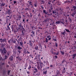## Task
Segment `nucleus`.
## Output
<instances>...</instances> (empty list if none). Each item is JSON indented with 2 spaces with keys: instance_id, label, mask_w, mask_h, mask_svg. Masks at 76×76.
I'll list each match as a JSON object with an SVG mask.
<instances>
[{
  "instance_id": "obj_1",
  "label": "nucleus",
  "mask_w": 76,
  "mask_h": 76,
  "mask_svg": "<svg viewBox=\"0 0 76 76\" xmlns=\"http://www.w3.org/2000/svg\"><path fill=\"white\" fill-rule=\"evenodd\" d=\"M0 51L1 53L2 54H4V53H6L7 52V51H6V49L5 48H3V50L1 49Z\"/></svg>"
},
{
  "instance_id": "obj_2",
  "label": "nucleus",
  "mask_w": 76,
  "mask_h": 76,
  "mask_svg": "<svg viewBox=\"0 0 76 76\" xmlns=\"http://www.w3.org/2000/svg\"><path fill=\"white\" fill-rule=\"evenodd\" d=\"M73 9L75 12L74 14H76V7L73 6Z\"/></svg>"
},
{
  "instance_id": "obj_3",
  "label": "nucleus",
  "mask_w": 76,
  "mask_h": 76,
  "mask_svg": "<svg viewBox=\"0 0 76 76\" xmlns=\"http://www.w3.org/2000/svg\"><path fill=\"white\" fill-rule=\"evenodd\" d=\"M60 22L61 23L64 24V23H63V22H64V19H61L60 20Z\"/></svg>"
},
{
  "instance_id": "obj_4",
  "label": "nucleus",
  "mask_w": 76,
  "mask_h": 76,
  "mask_svg": "<svg viewBox=\"0 0 76 76\" xmlns=\"http://www.w3.org/2000/svg\"><path fill=\"white\" fill-rule=\"evenodd\" d=\"M43 13H45L46 15H47V13H48V12H47V11H46L45 10H43Z\"/></svg>"
},
{
  "instance_id": "obj_5",
  "label": "nucleus",
  "mask_w": 76,
  "mask_h": 76,
  "mask_svg": "<svg viewBox=\"0 0 76 76\" xmlns=\"http://www.w3.org/2000/svg\"><path fill=\"white\" fill-rule=\"evenodd\" d=\"M33 71H34V70H35V71L34 72L35 73V72H38V70L36 68H34V70H33Z\"/></svg>"
},
{
  "instance_id": "obj_6",
  "label": "nucleus",
  "mask_w": 76,
  "mask_h": 76,
  "mask_svg": "<svg viewBox=\"0 0 76 76\" xmlns=\"http://www.w3.org/2000/svg\"><path fill=\"white\" fill-rule=\"evenodd\" d=\"M76 56V54L75 53V54H74L73 55V59L75 58V57Z\"/></svg>"
},
{
  "instance_id": "obj_7",
  "label": "nucleus",
  "mask_w": 76,
  "mask_h": 76,
  "mask_svg": "<svg viewBox=\"0 0 76 76\" xmlns=\"http://www.w3.org/2000/svg\"><path fill=\"white\" fill-rule=\"evenodd\" d=\"M22 48L20 47V46H18V50H21L22 49Z\"/></svg>"
},
{
  "instance_id": "obj_8",
  "label": "nucleus",
  "mask_w": 76,
  "mask_h": 76,
  "mask_svg": "<svg viewBox=\"0 0 76 76\" xmlns=\"http://www.w3.org/2000/svg\"><path fill=\"white\" fill-rule=\"evenodd\" d=\"M20 45L22 46V47H23V43L22 42H20Z\"/></svg>"
},
{
  "instance_id": "obj_9",
  "label": "nucleus",
  "mask_w": 76,
  "mask_h": 76,
  "mask_svg": "<svg viewBox=\"0 0 76 76\" xmlns=\"http://www.w3.org/2000/svg\"><path fill=\"white\" fill-rule=\"evenodd\" d=\"M48 42V39L46 38L45 39V42Z\"/></svg>"
},
{
  "instance_id": "obj_10",
  "label": "nucleus",
  "mask_w": 76,
  "mask_h": 76,
  "mask_svg": "<svg viewBox=\"0 0 76 76\" xmlns=\"http://www.w3.org/2000/svg\"><path fill=\"white\" fill-rule=\"evenodd\" d=\"M6 40L5 39H3L1 41V42H4V41H5Z\"/></svg>"
},
{
  "instance_id": "obj_11",
  "label": "nucleus",
  "mask_w": 76,
  "mask_h": 76,
  "mask_svg": "<svg viewBox=\"0 0 76 76\" xmlns=\"http://www.w3.org/2000/svg\"><path fill=\"white\" fill-rule=\"evenodd\" d=\"M65 34H66L65 32H61V34L62 35H65Z\"/></svg>"
},
{
  "instance_id": "obj_12",
  "label": "nucleus",
  "mask_w": 76,
  "mask_h": 76,
  "mask_svg": "<svg viewBox=\"0 0 76 76\" xmlns=\"http://www.w3.org/2000/svg\"><path fill=\"white\" fill-rule=\"evenodd\" d=\"M40 64L41 67H42V65H43V64H42V63H40Z\"/></svg>"
},
{
  "instance_id": "obj_13",
  "label": "nucleus",
  "mask_w": 76,
  "mask_h": 76,
  "mask_svg": "<svg viewBox=\"0 0 76 76\" xmlns=\"http://www.w3.org/2000/svg\"><path fill=\"white\" fill-rule=\"evenodd\" d=\"M65 30L66 32H70V31H69V30L68 29H65Z\"/></svg>"
},
{
  "instance_id": "obj_14",
  "label": "nucleus",
  "mask_w": 76,
  "mask_h": 76,
  "mask_svg": "<svg viewBox=\"0 0 76 76\" xmlns=\"http://www.w3.org/2000/svg\"><path fill=\"white\" fill-rule=\"evenodd\" d=\"M17 58H18L19 60H22V59L20 58L19 57H17Z\"/></svg>"
},
{
  "instance_id": "obj_15",
  "label": "nucleus",
  "mask_w": 76,
  "mask_h": 76,
  "mask_svg": "<svg viewBox=\"0 0 76 76\" xmlns=\"http://www.w3.org/2000/svg\"><path fill=\"white\" fill-rule=\"evenodd\" d=\"M10 70H8V75H9V73H10Z\"/></svg>"
},
{
  "instance_id": "obj_16",
  "label": "nucleus",
  "mask_w": 76,
  "mask_h": 76,
  "mask_svg": "<svg viewBox=\"0 0 76 76\" xmlns=\"http://www.w3.org/2000/svg\"><path fill=\"white\" fill-rule=\"evenodd\" d=\"M31 69V66H29L28 67V70H30V69Z\"/></svg>"
},
{
  "instance_id": "obj_17",
  "label": "nucleus",
  "mask_w": 76,
  "mask_h": 76,
  "mask_svg": "<svg viewBox=\"0 0 76 76\" xmlns=\"http://www.w3.org/2000/svg\"><path fill=\"white\" fill-rule=\"evenodd\" d=\"M38 47L36 46L35 48V50H38Z\"/></svg>"
},
{
  "instance_id": "obj_18",
  "label": "nucleus",
  "mask_w": 76,
  "mask_h": 76,
  "mask_svg": "<svg viewBox=\"0 0 76 76\" xmlns=\"http://www.w3.org/2000/svg\"><path fill=\"white\" fill-rule=\"evenodd\" d=\"M60 21H57V22H56V23H60Z\"/></svg>"
},
{
  "instance_id": "obj_19",
  "label": "nucleus",
  "mask_w": 76,
  "mask_h": 76,
  "mask_svg": "<svg viewBox=\"0 0 76 76\" xmlns=\"http://www.w3.org/2000/svg\"><path fill=\"white\" fill-rule=\"evenodd\" d=\"M31 3H32V2L30 1V2H29V4L30 6V5H32V4H31Z\"/></svg>"
},
{
  "instance_id": "obj_20",
  "label": "nucleus",
  "mask_w": 76,
  "mask_h": 76,
  "mask_svg": "<svg viewBox=\"0 0 76 76\" xmlns=\"http://www.w3.org/2000/svg\"><path fill=\"white\" fill-rule=\"evenodd\" d=\"M5 4H1V5L2 6H4V5Z\"/></svg>"
},
{
  "instance_id": "obj_21",
  "label": "nucleus",
  "mask_w": 76,
  "mask_h": 76,
  "mask_svg": "<svg viewBox=\"0 0 76 76\" xmlns=\"http://www.w3.org/2000/svg\"><path fill=\"white\" fill-rule=\"evenodd\" d=\"M7 56H5V59H4L3 60H5V59H7Z\"/></svg>"
},
{
  "instance_id": "obj_22",
  "label": "nucleus",
  "mask_w": 76,
  "mask_h": 76,
  "mask_svg": "<svg viewBox=\"0 0 76 76\" xmlns=\"http://www.w3.org/2000/svg\"><path fill=\"white\" fill-rule=\"evenodd\" d=\"M61 53H62V54L63 55L64 54V52H62V51H61Z\"/></svg>"
},
{
  "instance_id": "obj_23",
  "label": "nucleus",
  "mask_w": 76,
  "mask_h": 76,
  "mask_svg": "<svg viewBox=\"0 0 76 76\" xmlns=\"http://www.w3.org/2000/svg\"><path fill=\"white\" fill-rule=\"evenodd\" d=\"M56 13V11H54L53 12V14H55Z\"/></svg>"
},
{
  "instance_id": "obj_24",
  "label": "nucleus",
  "mask_w": 76,
  "mask_h": 76,
  "mask_svg": "<svg viewBox=\"0 0 76 76\" xmlns=\"http://www.w3.org/2000/svg\"><path fill=\"white\" fill-rule=\"evenodd\" d=\"M44 74H47V71H45L44 72Z\"/></svg>"
},
{
  "instance_id": "obj_25",
  "label": "nucleus",
  "mask_w": 76,
  "mask_h": 76,
  "mask_svg": "<svg viewBox=\"0 0 76 76\" xmlns=\"http://www.w3.org/2000/svg\"><path fill=\"white\" fill-rule=\"evenodd\" d=\"M19 18V19H19V20H20V18H21V17L20 16Z\"/></svg>"
},
{
  "instance_id": "obj_26",
  "label": "nucleus",
  "mask_w": 76,
  "mask_h": 76,
  "mask_svg": "<svg viewBox=\"0 0 76 76\" xmlns=\"http://www.w3.org/2000/svg\"><path fill=\"white\" fill-rule=\"evenodd\" d=\"M50 36L49 35L48 36H47V38H50Z\"/></svg>"
},
{
  "instance_id": "obj_27",
  "label": "nucleus",
  "mask_w": 76,
  "mask_h": 76,
  "mask_svg": "<svg viewBox=\"0 0 76 76\" xmlns=\"http://www.w3.org/2000/svg\"><path fill=\"white\" fill-rule=\"evenodd\" d=\"M8 14H10V10H8Z\"/></svg>"
},
{
  "instance_id": "obj_28",
  "label": "nucleus",
  "mask_w": 76,
  "mask_h": 76,
  "mask_svg": "<svg viewBox=\"0 0 76 76\" xmlns=\"http://www.w3.org/2000/svg\"><path fill=\"white\" fill-rule=\"evenodd\" d=\"M1 60H3V59H2V58H0V61H1Z\"/></svg>"
},
{
  "instance_id": "obj_29",
  "label": "nucleus",
  "mask_w": 76,
  "mask_h": 76,
  "mask_svg": "<svg viewBox=\"0 0 76 76\" xmlns=\"http://www.w3.org/2000/svg\"><path fill=\"white\" fill-rule=\"evenodd\" d=\"M14 4H15L16 3V1H14Z\"/></svg>"
},
{
  "instance_id": "obj_30",
  "label": "nucleus",
  "mask_w": 76,
  "mask_h": 76,
  "mask_svg": "<svg viewBox=\"0 0 76 76\" xmlns=\"http://www.w3.org/2000/svg\"><path fill=\"white\" fill-rule=\"evenodd\" d=\"M56 47H57V46H58V44L57 43H56Z\"/></svg>"
},
{
  "instance_id": "obj_31",
  "label": "nucleus",
  "mask_w": 76,
  "mask_h": 76,
  "mask_svg": "<svg viewBox=\"0 0 76 76\" xmlns=\"http://www.w3.org/2000/svg\"><path fill=\"white\" fill-rule=\"evenodd\" d=\"M54 54H55V55H56L57 56V55H58V53H54Z\"/></svg>"
},
{
  "instance_id": "obj_32",
  "label": "nucleus",
  "mask_w": 76,
  "mask_h": 76,
  "mask_svg": "<svg viewBox=\"0 0 76 76\" xmlns=\"http://www.w3.org/2000/svg\"><path fill=\"white\" fill-rule=\"evenodd\" d=\"M1 20L0 19V24H1Z\"/></svg>"
},
{
  "instance_id": "obj_33",
  "label": "nucleus",
  "mask_w": 76,
  "mask_h": 76,
  "mask_svg": "<svg viewBox=\"0 0 76 76\" xmlns=\"http://www.w3.org/2000/svg\"><path fill=\"white\" fill-rule=\"evenodd\" d=\"M51 39V37H50L48 39V40H50Z\"/></svg>"
},
{
  "instance_id": "obj_34",
  "label": "nucleus",
  "mask_w": 76,
  "mask_h": 76,
  "mask_svg": "<svg viewBox=\"0 0 76 76\" xmlns=\"http://www.w3.org/2000/svg\"><path fill=\"white\" fill-rule=\"evenodd\" d=\"M18 52L19 53H20L21 52L20 51H18Z\"/></svg>"
},
{
  "instance_id": "obj_35",
  "label": "nucleus",
  "mask_w": 76,
  "mask_h": 76,
  "mask_svg": "<svg viewBox=\"0 0 76 76\" xmlns=\"http://www.w3.org/2000/svg\"><path fill=\"white\" fill-rule=\"evenodd\" d=\"M4 63H3L2 64V65L3 66V65H4Z\"/></svg>"
},
{
  "instance_id": "obj_36",
  "label": "nucleus",
  "mask_w": 76,
  "mask_h": 76,
  "mask_svg": "<svg viewBox=\"0 0 76 76\" xmlns=\"http://www.w3.org/2000/svg\"><path fill=\"white\" fill-rule=\"evenodd\" d=\"M67 3V1H65L64 2V3Z\"/></svg>"
},
{
  "instance_id": "obj_37",
  "label": "nucleus",
  "mask_w": 76,
  "mask_h": 76,
  "mask_svg": "<svg viewBox=\"0 0 76 76\" xmlns=\"http://www.w3.org/2000/svg\"><path fill=\"white\" fill-rule=\"evenodd\" d=\"M34 6H35V7H37V4H35Z\"/></svg>"
},
{
  "instance_id": "obj_38",
  "label": "nucleus",
  "mask_w": 76,
  "mask_h": 76,
  "mask_svg": "<svg viewBox=\"0 0 76 76\" xmlns=\"http://www.w3.org/2000/svg\"><path fill=\"white\" fill-rule=\"evenodd\" d=\"M53 40H54V41H56V39H53Z\"/></svg>"
},
{
  "instance_id": "obj_39",
  "label": "nucleus",
  "mask_w": 76,
  "mask_h": 76,
  "mask_svg": "<svg viewBox=\"0 0 76 76\" xmlns=\"http://www.w3.org/2000/svg\"><path fill=\"white\" fill-rule=\"evenodd\" d=\"M27 73H28V74L29 73V72H27Z\"/></svg>"
},
{
  "instance_id": "obj_40",
  "label": "nucleus",
  "mask_w": 76,
  "mask_h": 76,
  "mask_svg": "<svg viewBox=\"0 0 76 76\" xmlns=\"http://www.w3.org/2000/svg\"><path fill=\"white\" fill-rule=\"evenodd\" d=\"M23 22H25V19L23 20Z\"/></svg>"
},
{
  "instance_id": "obj_41",
  "label": "nucleus",
  "mask_w": 76,
  "mask_h": 76,
  "mask_svg": "<svg viewBox=\"0 0 76 76\" xmlns=\"http://www.w3.org/2000/svg\"><path fill=\"white\" fill-rule=\"evenodd\" d=\"M55 57H56V58H57V56H55Z\"/></svg>"
},
{
  "instance_id": "obj_42",
  "label": "nucleus",
  "mask_w": 76,
  "mask_h": 76,
  "mask_svg": "<svg viewBox=\"0 0 76 76\" xmlns=\"http://www.w3.org/2000/svg\"><path fill=\"white\" fill-rule=\"evenodd\" d=\"M0 1L1 2L3 1L2 0H0Z\"/></svg>"
},
{
  "instance_id": "obj_43",
  "label": "nucleus",
  "mask_w": 76,
  "mask_h": 76,
  "mask_svg": "<svg viewBox=\"0 0 76 76\" xmlns=\"http://www.w3.org/2000/svg\"><path fill=\"white\" fill-rule=\"evenodd\" d=\"M50 67H53V66L52 65H51L50 66Z\"/></svg>"
},
{
  "instance_id": "obj_44",
  "label": "nucleus",
  "mask_w": 76,
  "mask_h": 76,
  "mask_svg": "<svg viewBox=\"0 0 76 76\" xmlns=\"http://www.w3.org/2000/svg\"><path fill=\"white\" fill-rule=\"evenodd\" d=\"M27 53H28V54H29V52H27Z\"/></svg>"
},
{
  "instance_id": "obj_45",
  "label": "nucleus",
  "mask_w": 76,
  "mask_h": 76,
  "mask_svg": "<svg viewBox=\"0 0 76 76\" xmlns=\"http://www.w3.org/2000/svg\"><path fill=\"white\" fill-rule=\"evenodd\" d=\"M11 25V24H10H10H9V25H10H10Z\"/></svg>"
},
{
  "instance_id": "obj_46",
  "label": "nucleus",
  "mask_w": 76,
  "mask_h": 76,
  "mask_svg": "<svg viewBox=\"0 0 76 76\" xmlns=\"http://www.w3.org/2000/svg\"><path fill=\"white\" fill-rule=\"evenodd\" d=\"M26 20H27V21H28V20H27V19Z\"/></svg>"
},
{
  "instance_id": "obj_47",
  "label": "nucleus",
  "mask_w": 76,
  "mask_h": 76,
  "mask_svg": "<svg viewBox=\"0 0 76 76\" xmlns=\"http://www.w3.org/2000/svg\"><path fill=\"white\" fill-rule=\"evenodd\" d=\"M75 38H76V36H75Z\"/></svg>"
},
{
  "instance_id": "obj_48",
  "label": "nucleus",
  "mask_w": 76,
  "mask_h": 76,
  "mask_svg": "<svg viewBox=\"0 0 76 76\" xmlns=\"http://www.w3.org/2000/svg\"><path fill=\"white\" fill-rule=\"evenodd\" d=\"M41 59H42V58H41Z\"/></svg>"
},
{
  "instance_id": "obj_49",
  "label": "nucleus",
  "mask_w": 76,
  "mask_h": 76,
  "mask_svg": "<svg viewBox=\"0 0 76 76\" xmlns=\"http://www.w3.org/2000/svg\"><path fill=\"white\" fill-rule=\"evenodd\" d=\"M9 42H10V41H8Z\"/></svg>"
},
{
  "instance_id": "obj_50",
  "label": "nucleus",
  "mask_w": 76,
  "mask_h": 76,
  "mask_svg": "<svg viewBox=\"0 0 76 76\" xmlns=\"http://www.w3.org/2000/svg\"><path fill=\"white\" fill-rule=\"evenodd\" d=\"M76 74H75L74 75L75 76Z\"/></svg>"
},
{
  "instance_id": "obj_51",
  "label": "nucleus",
  "mask_w": 76,
  "mask_h": 76,
  "mask_svg": "<svg viewBox=\"0 0 76 76\" xmlns=\"http://www.w3.org/2000/svg\"><path fill=\"white\" fill-rule=\"evenodd\" d=\"M11 60H13V59H11Z\"/></svg>"
},
{
  "instance_id": "obj_52",
  "label": "nucleus",
  "mask_w": 76,
  "mask_h": 76,
  "mask_svg": "<svg viewBox=\"0 0 76 76\" xmlns=\"http://www.w3.org/2000/svg\"><path fill=\"white\" fill-rule=\"evenodd\" d=\"M25 69H26V68H25Z\"/></svg>"
},
{
  "instance_id": "obj_53",
  "label": "nucleus",
  "mask_w": 76,
  "mask_h": 76,
  "mask_svg": "<svg viewBox=\"0 0 76 76\" xmlns=\"http://www.w3.org/2000/svg\"><path fill=\"white\" fill-rule=\"evenodd\" d=\"M31 44H32L31 43V44H30V45H31Z\"/></svg>"
},
{
  "instance_id": "obj_54",
  "label": "nucleus",
  "mask_w": 76,
  "mask_h": 76,
  "mask_svg": "<svg viewBox=\"0 0 76 76\" xmlns=\"http://www.w3.org/2000/svg\"><path fill=\"white\" fill-rule=\"evenodd\" d=\"M32 68H34V67H32Z\"/></svg>"
},
{
  "instance_id": "obj_55",
  "label": "nucleus",
  "mask_w": 76,
  "mask_h": 76,
  "mask_svg": "<svg viewBox=\"0 0 76 76\" xmlns=\"http://www.w3.org/2000/svg\"><path fill=\"white\" fill-rule=\"evenodd\" d=\"M56 15H57V14H56Z\"/></svg>"
},
{
  "instance_id": "obj_56",
  "label": "nucleus",
  "mask_w": 76,
  "mask_h": 76,
  "mask_svg": "<svg viewBox=\"0 0 76 76\" xmlns=\"http://www.w3.org/2000/svg\"><path fill=\"white\" fill-rule=\"evenodd\" d=\"M24 16V15H23V16Z\"/></svg>"
},
{
  "instance_id": "obj_57",
  "label": "nucleus",
  "mask_w": 76,
  "mask_h": 76,
  "mask_svg": "<svg viewBox=\"0 0 76 76\" xmlns=\"http://www.w3.org/2000/svg\"><path fill=\"white\" fill-rule=\"evenodd\" d=\"M20 70H21V69H20Z\"/></svg>"
},
{
  "instance_id": "obj_58",
  "label": "nucleus",
  "mask_w": 76,
  "mask_h": 76,
  "mask_svg": "<svg viewBox=\"0 0 76 76\" xmlns=\"http://www.w3.org/2000/svg\"><path fill=\"white\" fill-rule=\"evenodd\" d=\"M8 17H9V16H8Z\"/></svg>"
},
{
  "instance_id": "obj_59",
  "label": "nucleus",
  "mask_w": 76,
  "mask_h": 76,
  "mask_svg": "<svg viewBox=\"0 0 76 76\" xmlns=\"http://www.w3.org/2000/svg\"><path fill=\"white\" fill-rule=\"evenodd\" d=\"M49 67H48V69H49Z\"/></svg>"
},
{
  "instance_id": "obj_60",
  "label": "nucleus",
  "mask_w": 76,
  "mask_h": 76,
  "mask_svg": "<svg viewBox=\"0 0 76 76\" xmlns=\"http://www.w3.org/2000/svg\"><path fill=\"white\" fill-rule=\"evenodd\" d=\"M44 42H45V41H44Z\"/></svg>"
},
{
  "instance_id": "obj_61",
  "label": "nucleus",
  "mask_w": 76,
  "mask_h": 76,
  "mask_svg": "<svg viewBox=\"0 0 76 76\" xmlns=\"http://www.w3.org/2000/svg\"><path fill=\"white\" fill-rule=\"evenodd\" d=\"M0 4H1V3L0 2Z\"/></svg>"
},
{
  "instance_id": "obj_62",
  "label": "nucleus",
  "mask_w": 76,
  "mask_h": 76,
  "mask_svg": "<svg viewBox=\"0 0 76 76\" xmlns=\"http://www.w3.org/2000/svg\"><path fill=\"white\" fill-rule=\"evenodd\" d=\"M9 66V65H8V66Z\"/></svg>"
},
{
  "instance_id": "obj_63",
  "label": "nucleus",
  "mask_w": 76,
  "mask_h": 76,
  "mask_svg": "<svg viewBox=\"0 0 76 76\" xmlns=\"http://www.w3.org/2000/svg\"><path fill=\"white\" fill-rule=\"evenodd\" d=\"M24 43H25V42Z\"/></svg>"
}]
</instances>
